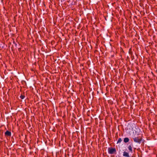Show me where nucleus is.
I'll return each instance as SVG.
<instances>
[{
    "label": "nucleus",
    "instance_id": "obj_1",
    "mask_svg": "<svg viewBox=\"0 0 157 157\" xmlns=\"http://www.w3.org/2000/svg\"><path fill=\"white\" fill-rule=\"evenodd\" d=\"M108 153L110 154H112L116 152V150L115 148L109 147L108 149Z\"/></svg>",
    "mask_w": 157,
    "mask_h": 157
},
{
    "label": "nucleus",
    "instance_id": "obj_2",
    "mask_svg": "<svg viewBox=\"0 0 157 157\" xmlns=\"http://www.w3.org/2000/svg\"><path fill=\"white\" fill-rule=\"evenodd\" d=\"M134 142L135 143H138L140 144L141 143L142 139L141 138H139L138 137H135L133 138Z\"/></svg>",
    "mask_w": 157,
    "mask_h": 157
},
{
    "label": "nucleus",
    "instance_id": "obj_3",
    "mask_svg": "<svg viewBox=\"0 0 157 157\" xmlns=\"http://www.w3.org/2000/svg\"><path fill=\"white\" fill-rule=\"evenodd\" d=\"M123 156L126 157H130L128 153L125 151H124L123 153Z\"/></svg>",
    "mask_w": 157,
    "mask_h": 157
},
{
    "label": "nucleus",
    "instance_id": "obj_4",
    "mask_svg": "<svg viewBox=\"0 0 157 157\" xmlns=\"http://www.w3.org/2000/svg\"><path fill=\"white\" fill-rule=\"evenodd\" d=\"M5 136L6 137L10 136V132L8 131H7L5 132Z\"/></svg>",
    "mask_w": 157,
    "mask_h": 157
},
{
    "label": "nucleus",
    "instance_id": "obj_5",
    "mask_svg": "<svg viewBox=\"0 0 157 157\" xmlns=\"http://www.w3.org/2000/svg\"><path fill=\"white\" fill-rule=\"evenodd\" d=\"M129 141V139L128 137H125L124 139V141L125 143H127Z\"/></svg>",
    "mask_w": 157,
    "mask_h": 157
},
{
    "label": "nucleus",
    "instance_id": "obj_6",
    "mask_svg": "<svg viewBox=\"0 0 157 157\" xmlns=\"http://www.w3.org/2000/svg\"><path fill=\"white\" fill-rule=\"evenodd\" d=\"M128 148L130 152H132V147L131 145H129L128 147Z\"/></svg>",
    "mask_w": 157,
    "mask_h": 157
},
{
    "label": "nucleus",
    "instance_id": "obj_7",
    "mask_svg": "<svg viewBox=\"0 0 157 157\" xmlns=\"http://www.w3.org/2000/svg\"><path fill=\"white\" fill-rule=\"evenodd\" d=\"M122 141V139L121 138H119L118 139V141H117V144L120 143Z\"/></svg>",
    "mask_w": 157,
    "mask_h": 157
},
{
    "label": "nucleus",
    "instance_id": "obj_8",
    "mask_svg": "<svg viewBox=\"0 0 157 157\" xmlns=\"http://www.w3.org/2000/svg\"><path fill=\"white\" fill-rule=\"evenodd\" d=\"M20 97L22 99H23L24 98V96L23 95L21 96Z\"/></svg>",
    "mask_w": 157,
    "mask_h": 157
},
{
    "label": "nucleus",
    "instance_id": "obj_9",
    "mask_svg": "<svg viewBox=\"0 0 157 157\" xmlns=\"http://www.w3.org/2000/svg\"><path fill=\"white\" fill-rule=\"evenodd\" d=\"M10 136H11V132H10Z\"/></svg>",
    "mask_w": 157,
    "mask_h": 157
}]
</instances>
